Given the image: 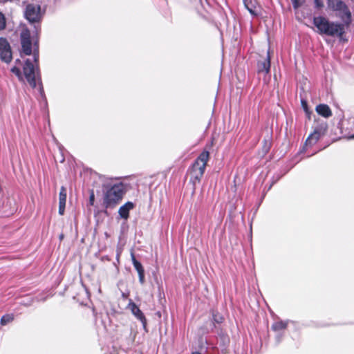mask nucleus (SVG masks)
Wrapping results in <instances>:
<instances>
[{"mask_svg":"<svg viewBox=\"0 0 354 354\" xmlns=\"http://www.w3.org/2000/svg\"><path fill=\"white\" fill-rule=\"evenodd\" d=\"M333 12H335L342 23L330 21L324 16H318L313 17V25L317 28V32L320 35L342 37L345 33V26H349L352 22L351 12L347 4Z\"/></svg>","mask_w":354,"mask_h":354,"instance_id":"nucleus-1","label":"nucleus"},{"mask_svg":"<svg viewBox=\"0 0 354 354\" xmlns=\"http://www.w3.org/2000/svg\"><path fill=\"white\" fill-rule=\"evenodd\" d=\"M102 203L104 208L101 212L109 215L108 209L115 208L122 200L126 192L124 183H118L113 185L103 184L102 185Z\"/></svg>","mask_w":354,"mask_h":354,"instance_id":"nucleus-2","label":"nucleus"},{"mask_svg":"<svg viewBox=\"0 0 354 354\" xmlns=\"http://www.w3.org/2000/svg\"><path fill=\"white\" fill-rule=\"evenodd\" d=\"M209 158L208 151H202L191 167L189 183L192 184L193 192L196 190V183H199L204 174Z\"/></svg>","mask_w":354,"mask_h":354,"instance_id":"nucleus-3","label":"nucleus"},{"mask_svg":"<svg viewBox=\"0 0 354 354\" xmlns=\"http://www.w3.org/2000/svg\"><path fill=\"white\" fill-rule=\"evenodd\" d=\"M45 15L39 4L28 3L25 6L24 17L31 25H33L34 33L37 35L41 32V22Z\"/></svg>","mask_w":354,"mask_h":354,"instance_id":"nucleus-4","label":"nucleus"},{"mask_svg":"<svg viewBox=\"0 0 354 354\" xmlns=\"http://www.w3.org/2000/svg\"><path fill=\"white\" fill-rule=\"evenodd\" d=\"M38 35L34 33V30H32V36L31 35L30 30L27 28H24L20 32V44L21 49L20 50V56L23 57L24 55H32L33 46H34V41L38 39Z\"/></svg>","mask_w":354,"mask_h":354,"instance_id":"nucleus-5","label":"nucleus"},{"mask_svg":"<svg viewBox=\"0 0 354 354\" xmlns=\"http://www.w3.org/2000/svg\"><path fill=\"white\" fill-rule=\"evenodd\" d=\"M23 72L27 82L32 88H35L37 84L39 86V82H42L39 68L35 71L32 62L28 58L25 60Z\"/></svg>","mask_w":354,"mask_h":354,"instance_id":"nucleus-6","label":"nucleus"},{"mask_svg":"<svg viewBox=\"0 0 354 354\" xmlns=\"http://www.w3.org/2000/svg\"><path fill=\"white\" fill-rule=\"evenodd\" d=\"M339 116L340 119L337 127L340 129L341 133L349 140L354 139V133H352L354 131V117H350L345 120L342 114Z\"/></svg>","mask_w":354,"mask_h":354,"instance_id":"nucleus-7","label":"nucleus"},{"mask_svg":"<svg viewBox=\"0 0 354 354\" xmlns=\"http://www.w3.org/2000/svg\"><path fill=\"white\" fill-rule=\"evenodd\" d=\"M0 59L9 64L12 59V53L10 43L5 37H0Z\"/></svg>","mask_w":354,"mask_h":354,"instance_id":"nucleus-8","label":"nucleus"},{"mask_svg":"<svg viewBox=\"0 0 354 354\" xmlns=\"http://www.w3.org/2000/svg\"><path fill=\"white\" fill-rule=\"evenodd\" d=\"M129 308L131 309V311L132 313V314L138 319L141 322L142 324V327H143V329L147 332V319L144 315V313H142V311L140 309V308L138 306V305L133 302L132 301H130L129 304Z\"/></svg>","mask_w":354,"mask_h":354,"instance_id":"nucleus-9","label":"nucleus"},{"mask_svg":"<svg viewBox=\"0 0 354 354\" xmlns=\"http://www.w3.org/2000/svg\"><path fill=\"white\" fill-rule=\"evenodd\" d=\"M214 332L217 334L219 346L221 348L222 353L225 352L230 342L229 335L222 328H218Z\"/></svg>","mask_w":354,"mask_h":354,"instance_id":"nucleus-10","label":"nucleus"},{"mask_svg":"<svg viewBox=\"0 0 354 354\" xmlns=\"http://www.w3.org/2000/svg\"><path fill=\"white\" fill-rule=\"evenodd\" d=\"M132 264L138 274L139 282L141 285H143L145 282V272L144 267L142 263L138 261L132 252L131 254Z\"/></svg>","mask_w":354,"mask_h":354,"instance_id":"nucleus-11","label":"nucleus"},{"mask_svg":"<svg viewBox=\"0 0 354 354\" xmlns=\"http://www.w3.org/2000/svg\"><path fill=\"white\" fill-rule=\"evenodd\" d=\"M212 314V322L210 324L211 332H214V330H217L220 326H217L216 324H221L224 322V317L218 313L217 310H212L211 311Z\"/></svg>","mask_w":354,"mask_h":354,"instance_id":"nucleus-12","label":"nucleus"},{"mask_svg":"<svg viewBox=\"0 0 354 354\" xmlns=\"http://www.w3.org/2000/svg\"><path fill=\"white\" fill-rule=\"evenodd\" d=\"M270 60L271 57L270 54V51L267 52V56L265 60L259 61L257 63V71L258 73L265 72L266 73H268L270 71Z\"/></svg>","mask_w":354,"mask_h":354,"instance_id":"nucleus-13","label":"nucleus"},{"mask_svg":"<svg viewBox=\"0 0 354 354\" xmlns=\"http://www.w3.org/2000/svg\"><path fill=\"white\" fill-rule=\"evenodd\" d=\"M135 207V205L131 201H128L125 203L123 205H122L118 210V214L120 216L127 221L129 217V212L133 209Z\"/></svg>","mask_w":354,"mask_h":354,"instance_id":"nucleus-14","label":"nucleus"},{"mask_svg":"<svg viewBox=\"0 0 354 354\" xmlns=\"http://www.w3.org/2000/svg\"><path fill=\"white\" fill-rule=\"evenodd\" d=\"M66 197V189L64 186H62L59 194V214L60 215L64 214Z\"/></svg>","mask_w":354,"mask_h":354,"instance_id":"nucleus-15","label":"nucleus"},{"mask_svg":"<svg viewBox=\"0 0 354 354\" xmlns=\"http://www.w3.org/2000/svg\"><path fill=\"white\" fill-rule=\"evenodd\" d=\"M290 323H295L293 321L287 319L285 321L279 320L274 322L271 326V330L274 333L278 332H285V330L287 328L288 325Z\"/></svg>","mask_w":354,"mask_h":354,"instance_id":"nucleus-16","label":"nucleus"},{"mask_svg":"<svg viewBox=\"0 0 354 354\" xmlns=\"http://www.w3.org/2000/svg\"><path fill=\"white\" fill-rule=\"evenodd\" d=\"M316 112L321 116L326 118H329L332 115L331 110L328 105L326 104H319L316 106Z\"/></svg>","mask_w":354,"mask_h":354,"instance_id":"nucleus-17","label":"nucleus"},{"mask_svg":"<svg viewBox=\"0 0 354 354\" xmlns=\"http://www.w3.org/2000/svg\"><path fill=\"white\" fill-rule=\"evenodd\" d=\"M313 131H319L321 133H325L328 129V124L323 120H315L313 125Z\"/></svg>","mask_w":354,"mask_h":354,"instance_id":"nucleus-18","label":"nucleus"},{"mask_svg":"<svg viewBox=\"0 0 354 354\" xmlns=\"http://www.w3.org/2000/svg\"><path fill=\"white\" fill-rule=\"evenodd\" d=\"M324 135L325 133H321L319 131H313L307 138L305 145H313L315 144L319 139Z\"/></svg>","mask_w":354,"mask_h":354,"instance_id":"nucleus-19","label":"nucleus"},{"mask_svg":"<svg viewBox=\"0 0 354 354\" xmlns=\"http://www.w3.org/2000/svg\"><path fill=\"white\" fill-rule=\"evenodd\" d=\"M32 56H33V65L35 66V71L37 70L39 66V40L37 39L34 41V46L32 50Z\"/></svg>","mask_w":354,"mask_h":354,"instance_id":"nucleus-20","label":"nucleus"},{"mask_svg":"<svg viewBox=\"0 0 354 354\" xmlns=\"http://www.w3.org/2000/svg\"><path fill=\"white\" fill-rule=\"evenodd\" d=\"M328 9L333 11L335 9L340 8L342 6L346 5V2L343 0H326Z\"/></svg>","mask_w":354,"mask_h":354,"instance_id":"nucleus-21","label":"nucleus"},{"mask_svg":"<svg viewBox=\"0 0 354 354\" xmlns=\"http://www.w3.org/2000/svg\"><path fill=\"white\" fill-rule=\"evenodd\" d=\"M272 146L271 139L269 136L264 138L263 140L262 152L263 155L267 154Z\"/></svg>","mask_w":354,"mask_h":354,"instance_id":"nucleus-22","label":"nucleus"},{"mask_svg":"<svg viewBox=\"0 0 354 354\" xmlns=\"http://www.w3.org/2000/svg\"><path fill=\"white\" fill-rule=\"evenodd\" d=\"M14 319V316L12 314H6L1 318L0 323L1 325L5 326L11 322Z\"/></svg>","mask_w":354,"mask_h":354,"instance_id":"nucleus-23","label":"nucleus"},{"mask_svg":"<svg viewBox=\"0 0 354 354\" xmlns=\"http://www.w3.org/2000/svg\"><path fill=\"white\" fill-rule=\"evenodd\" d=\"M38 92L39 93V95H40V97H41V100L46 105L47 104V98H46V95H45V92H44V89L42 82H39V86H38Z\"/></svg>","mask_w":354,"mask_h":354,"instance_id":"nucleus-24","label":"nucleus"},{"mask_svg":"<svg viewBox=\"0 0 354 354\" xmlns=\"http://www.w3.org/2000/svg\"><path fill=\"white\" fill-rule=\"evenodd\" d=\"M283 176V174H274V175L272 176V182L270 183V185H269V187H268V191H269L272 187L277 183L278 182L281 178Z\"/></svg>","mask_w":354,"mask_h":354,"instance_id":"nucleus-25","label":"nucleus"},{"mask_svg":"<svg viewBox=\"0 0 354 354\" xmlns=\"http://www.w3.org/2000/svg\"><path fill=\"white\" fill-rule=\"evenodd\" d=\"M10 71L14 73L19 80L22 79V73L18 66H14L11 68Z\"/></svg>","mask_w":354,"mask_h":354,"instance_id":"nucleus-26","label":"nucleus"},{"mask_svg":"<svg viewBox=\"0 0 354 354\" xmlns=\"http://www.w3.org/2000/svg\"><path fill=\"white\" fill-rule=\"evenodd\" d=\"M301 105L306 115L309 116L310 111L308 107V102L305 99H301Z\"/></svg>","mask_w":354,"mask_h":354,"instance_id":"nucleus-27","label":"nucleus"},{"mask_svg":"<svg viewBox=\"0 0 354 354\" xmlns=\"http://www.w3.org/2000/svg\"><path fill=\"white\" fill-rule=\"evenodd\" d=\"M6 27V19L5 15L0 12V30H3Z\"/></svg>","mask_w":354,"mask_h":354,"instance_id":"nucleus-28","label":"nucleus"},{"mask_svg":"<svg viewBox=\"0 0 354 354\" xmlns=\"http://www.w3.org/2000/svg\"><path fill=\"white\" fill-rule=\"evenodd\" d=\"M284 333L285 332H278V333H275V337H274V339H275V343L277 345L279 344L283 339V337H284Z\"/></svg>","mask_w":354,"mask_h":354,"instance_id":"nucleus-29","label":"nucleus"},{"mask_svg":"<svg viewBox=\"0 0 354 354\" xmlns=\"http://www.w3.org/2000/svg\"><path fill=\"white\" fill-rule=\"evenodd\" d=\"M292 4V7L295 10L298 9L300 8L304 3L305 2V0H290Z\"/></svg>","mask_w":354,"mask_h":354,"instance_id":"nucleus-30","label":"nucleus"},{"mask_svg":"<svg viewBox=\"0 0 354 354\" xmlns=\"http://www.w3.org/2000/svg\"><path fill=\"white\" fill-rule=\"evenodd\" d=\"M250 4H252V2H250ZM244 5H245V7L246 8V9L248 10V12L251 15H254V16L257 15V14L255 13L254 10L253 9V6L250 5L246 0H244Z\"/></svg>","mask_w":354,"mask_h":354,"instance_id":"nucleus-31","label":"nucleus"},{"mask_svg":"<svg viewBox=\"0 0 354 354\" xmlns=\"http://www.w3.org/2000/svg\"><path fill=\"white\" fill-rule=\"evenodd\" d=\"M315 8L317 10H320L324 8V2L322 0H314Z\"/></svg>","mask_w":354,"mask_h":354,"instance_id":"nucleus-32","label":"nucleus"},{"mask_svg":"<svg viewBox=\"0 0 354 354\" xmlns=\"http://www.w3.org/2000/svg\"><path fill=\"white\" fill-rule=\"evenodd\" d=\"M94 203H95V194H94V191L93 189H91L90 191L88 204L91 206H93Z\"/></svg>","mask_w":354,"mask_h":354,"instance_id":"nucleus-33","label":"nucleus"},{"mask_svg":"<svg viewBox=\"0 0 354 354\" xmlns=\"http://www.w3.org/2000/svg\"><path fill=\"white\" fill-rule=\"evenodd\" d=\"M15 65H16V66H17V65H20V64H21V60H20L19 59H17L15 60Z\"/></svg>","mask_w":354,"mask_h":354,"instance_id":"nucleus-34","label":"nucleus"},{"mask_svg":"<svg viewBox=\"0 0 354 354\" xmlns=\"http://www.w3.org/2000/svg\"><path fill=\"white\" fill-rule=\"evenodd\" d=\"M192 354H201V353L200 352L195 351V352H192Z\"/></svg>","mask_w":354,"mask_h":354,"instance_id":"nucleus-35","label":"nucleus"},{"mask_svg":"<svg viewBox=\"0 0 354 354\" xmlns=\"http://www.w3.org/2000/svg\"><path fill=\"white\" fill-rule=\"evenodd\" d=\"M64 238V235L62 234L60 236H59V239H62Z\"/></svg>","mask_w":354,"mask_h":354,"instance_id":"nucleus-36","label":"nucleus"},{"mask_svg":"<svg viewBox=\"0 0 354 354\" xmlns=\"http://www.w3.org/2000/svg\"><path fill=\"white\" fill-rule=\"evenodd\" d=\"M117 260L119 261V254H117Z\"/></svg>","mask_w":354,"mask_h":354,"instance_id":"nucleus-37","label":"nucleus"},{"mask_svg":"<svg viewBox=\"0 0 354 354\" xmlns=\"http://www.w3.org/2000/svg\"><path fill=\"white\" fill-rule=\"evenodd\" d=\"M125 224H126V222H123L122 224V226H123Z\"/></svg>","mask_w":354,"mask_h":354,"instance_id":"nucleus-38","label":"nucleus"},{"mask_svg":"<svg viewBox=\"0 0 354 354\" xmlns=\"http://www.w3.org/2000/svg\"><path fill=\"white\" fill-rule=\"evenodd\" d=\"M160 288H161V287L158 286V290H159L160 292Z\"/></svg>","mask_w":354,"mask_h":354,"instance_id":"nucleus-39","label":"nucleus"}]
</instances>
